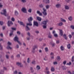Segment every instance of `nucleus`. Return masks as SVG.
Masks as SVG:
<instances>
[{
  "label": "nucleus",
  "instance_id": "nucleus-1",
  "mask_svg": "<svg viewBox=\"0 0 74 74\" xmlns=\"http://www.w3.org/2000/svg\"><path fill=\"white\" fill-rule=\"evenodd\" d=\"M28 25L29 26H32V24H29V23H27V25L26 26V27L25 28L26 30V31H28V30H30V28L29 27H28Z\"/></svg>",
  "mask_w": 74,
  "mask_h": 74
},
{
  "label": "nucleus",
  "instance_id": "nucleus-2",
  "mask_svg": "<svg viewBox=\"0 0 74 74\" xmlns=\"http://www.w3.org/2000/svg\"><path fill=\"white\" fill-rule=\"evenodd\" d=\"M8 45L7 47V49H12V47H11L9 45H11L12 44L10 42H8Z\"/></svg>",
  "mask_w": 74,
  "mask_h": 74
},
{
  "label": "nucleus",
  "instance_id": "nucleus-3",
  "mask_svg": "<svg viewBox=\"0 0 74 74\" xmlns=\"http://www.w3.org/2000/svg\"><path fill=\"white\" fill-rule=\"evenodd\" d=\"M43 11L42 12L44 16H47V10L45 8H43Z\"/></svg>",
  "mask_w": 74,
  "mask_h": 74
},
{
  "label": "nucleus",
  "instance_id": "nucleus-4",
  "mask_svg": "<svg viewBox=\"0 0 74 74\" xmlns=\"http://www.w3.org/2000/svg\"><path fill=\"white\" fill-rule=\"evenodd\" d=\"M33 18L32 17H30L29 18H28V20L29 22L28 24H32V21H33Z\"/></svg>",
  "mask_w": 74,
  "mask_h": 74
},
{
  "label": "nucleus",
  "instance_id": "nucleus-5",
  "mask_svg": "<svg viewBox=\"0 0 74 74\" xmlns=\"http://www.w3.org/2000/svg\"><path fill=\"white\" fill-rule=\"evenodd\" d=\"M3 12H1V14H2L3 15H4L5 16H7V15H6V14L7 13V12H6V10L5 9H3Z\"/></svg>",
  "mask_w": 74,
  "mask_h": 74
},
{
  "label": "nucleus",
  "instance_id": "nucleus-6",
  "mask_svg": "<svg viewBox=\"0 0 74 74\" xmlns=\"http://www.w3.org/2000/svg\"><path fill=\"white\" fill-rule=\"evenodd\" d=\"M8 25L9 26H11V25H13V23L12 21H9L8 22Z\"/></svg>",
  "mask_w": 74,
  "mask_h": 74
},
{
  "label": "nucleus",
  "instance_id": "nucleus-7",
  "mask_svg": "<svg viewBox=\"0 0 74 74\" xmlns=\"http://www.w3.org/2000/svg\"><path fill=\"white\" fill-rule=\"evenodd\" d=\"M17 64L20 67H23V64L21 62H18L17 63Z\"/></svg>",
  "mask_w": 74,
  "mask_h": 74
},
{
  "label": "nucleus",
  "instance_id": "nucleus-8",
  "mask_svg": "<svg viewBox=\"0 0 74 74\" xmlns=\"http://www.w3.org/2000/svg\"><path fill=\"white\" fill-rule=\"evenodd\" d=\"M21 11L24 13H27L26 9L25 8H23L21 9Z\"/></svg>",
  "mask_w": 74,
  "mask_h": 74
},
{
  "label": "nucleus",
  "instance_id": "nucleus-9",
  "mask_svg": "<svg viewBox=\"0 0 74 74\" xmlns=\"http://www.w3.org/2000/svg\"><path fill=\"white\" fill-rule=\"evenodd\" d=\"M58 30H59L60 34V36H63V30L62 29H58Z\"/></svg>",
  "mask_w": 74,
  "mask_h": 74
},
{
  "label": "nucleus",
  "instance_id": "nucleus-10",
  "mask_svg": "<svg viewBox=\"0 0 74 74\" xmlns=\"http://www.w3.org/2000/svg\"><path fill=\"white\" fill-rule=\"evenodd\" d=\"M47 22H48V20H46L45 21H43L42 24L43 25H46L47 23Z\"/></svg>",
  "mask_w": 74,
  "mask_h": 74
},
{
  "label": "nucleus",
  "instance_id": "nucleus-11",
  "mask_svg": "<svg viewBox=\"0 0 74 74\" xmlns=\"http://www.w3.org/2000/svg\"><path fill=\"white\" fill-rule=\"evenodd\" d=\"M34 25L35 26H37V27L38 26V22H37V21H34Z\"/></svg>",
  "mask_w": 74,
  "mask_h": 74
},
{
  "label": "nucleus",
  "instance_id": "nucleus-12",
  "mask_svg": "<svg viewBox=\"0 0 74 74\" xmlns=\"http://www.w3.org/2000/svg\"><path fill=\"white\" fill-rule=\"evenodd\" d=\"M18 23L21 25H22L23 26H25V25L23 23L22 21H18Z\"/></svg>",
  "mask_w": 74,
  "mask_h": 74
},
{
  "label": "nucleus",
  "instance_id": "nucleus-13",
  "mask_svg": "<svg viewBox=\"0 0 74 74\" xmlns=\"http://www.w3.org/2000/svg\"><path fill=\"white\" fill-rule=\"evenodd\" d=\"M48 37L49 38H52V36L51 34V33L50 32H49L48 34H47Z\"/></svg>",
  "mask_w": 74,
  "mask_h": 74
},
{
  "label": "nucleus",
  "instance_id": "nucleus-14",
  "mask_svg": "<svg viewBox=\"0 0 74 74\" xmlns=\"http://www.w3.org/2000/svg\"><path fill=\"white\" fill-rule=\"evenodd\" d=\"M43 1L46 4H48L49 3V0H43Z\"/></svg>",
  "mask_w": 74,
  "mask_h": 74
},
{
  "label": "nucleus",
  "instance_id": "nucleus-15",
  "mask_svg": "<svg viewBox=\"0 0 74 74\" xmlns=\"http://www.w3.org/2000/svg\"><path fill=\"white\" fill-rule=\"evenodd\" d=\"M37 47H38V46L37 45H34L33 46L32 49H33V50H35V49H36V48H37Z\"/></svg>",
  "mask_w": 74,
  "mask_h": 74
},
{
  "label": "nucleus",
  "instance_id": "nucleus-16",
  "mask_svg": "<svg viewBox=\"0 0 74 74\" xmlns=\"http://www.w3.org/2000/svg\"><path fill=\"white\" fill-rule=\"evenodd\" d=\"M37 14H38L40 16H42V13L40 12L39 11H37Z\"/></svg>",
  "mask_w": 74,
  "mask_h": 74
},
{
  "label": "nucleus",
  "instance_id": "nucleus-17",
  "mask_svg": "<svg viewBox=\"0 0 74 74\" xmlns=\"http://www.w3.org/2000/svg\"><path fill=\"white\" fill-rule=\"evenodd\" d=\"M14 41L17 42L18 41V37L17 36L15 37L14 38Z\"/></svg>",
  "mask_w": 74,
  "mask_h": 74
},
{
  "label": "nucleus",
  "instance_id": "nucleus-18",
  "mask_svg": "<svg viewBox=\"0 0 74 74\" xmlns=\"http://www.w3.org/2000/svg\"><path fill=\"white\" fill-rule=\"evenodd\" d=\"M57 26H62L63 25V23L61 22L59 23H58L57 24Z\"/></svg>",
  "mask_w": 74,
  "mask_h": 74
},
{
  "label": "nucleus",
  "instance_id": "nucleus-19",
  "mask_svg": "<svg viewBox=\"0 0 74 74\" xmlns=\"http://www.w3.org/2000/svg\"><path fill=\"white\" fill-rule=\"evenodd\" d=\"M63 36L65 40H67V35L66 34H64L63 35Z\"/></svg>",
  "mask_w": 74,
  "mask_h": 74
},
{
  "label": "nucleus",
  "instance_id": "nucleus-20",
  "mask_svg": "<svg viewBox=\"0 0 74 74\" xmlns=\"http://www.w3.org/2000/svg\"><path fill=\"white\" fill-rule=\"evenodd\" d=\"M36 18L38 21H41V18L40 17L37 16Z\"/></svg>",
  "mask_w": 74,
  "mask_h": 74
},
{
  "label": "nucleus",
  "instance_id": "nucleus-21",
  "mask_svg": "<svg viewBox=\"0 0 74 74\" xmlns=\"http://www.w3.org/2000/svg\"><path fill=\"white\" fill-rule=\"evenodd\" d=\"M51 71L52 72H53L55 71V68L53 66H52L51 68Z\"/></svg>",
  "mask_w": 74,
  "mask_h": 74
},
{
  "label": "nucleus",
  "instance_id": "nucleus-22",
  "mask_svg": "<svg viewBox=\"0 0 74 74\" xmlns=\"http://www.w3.org/2000/svg\"><path fill=\"white\" fill-rule=\"evenodd\" d=\"M68 19H69V21H73V17L71 16H70L68 18Z\"/></svg>",
  "mask_w": 74,
  "mask_h": 74
},
{
  "label": "nucleus",
  "instance_id": "nucleus-23",
  "mask_svg": "<svg viewBox=\"0 0 74 74\" xmlns=\"http://www.w3.org/2000/svg\"><path fill=\"white\" fill-rule=\"evenodd\" d=\"M56 59H57V60L59 61V60H61V58L59 56H58L57 57Z\"/></svg>",
  "mask_w": 74,
  "mask_h": 74
},
{
  "label": "nucleus",
  "instance_id": "nucleus-24",
  "mask_svg": "<svg viewBox=\"0 0 74 74\" xmlns=\"http://www.w3.org/2000/svg\"><path fill=\"white\" fill-rule=\"evenodd\" d=\"M56 8H59L60 7V4H57L56 5Z\"/></svg>",
  "mask_w": 74,
  "mask_h": 74
},
{
  "label": "nucleus",
  "instance_id": "nucleus-25",
  "mask_svg": "<svg viewBox=\"0 0 74 74\" xmlns=\"http://www.w3.org/2000/svg\"><path fill=\"white\" fill-rule=\"evenodd\" d=\"M14 14L15 15H18V14H19V13H18V11H15V12H14Z\"/></svg>",
  "mask_w": 74,
  "mask_h": 74
},
{
  "label": "nucleus",
  "instance_id": "nucleus-26",
  "mask_svg": "<svg viewBox=\"0 0 74 74\" xmlns=\"http://www.w3.org/2000/svg\"><path fill=\"white\" fill-rule=\"evenodd\" d=\"M60 49L61 51H64V48L63 46H62L60 47Z\"/></svg>",
  "mask_w": 74,
  "mask_h": 74
},
{
  "label": "nucleus",
  "instance_id": "nucleus-27",
  "mask_svg": "<svg viewBox=\"0 0 74 74\" xmlns=\"http://www.w3.org/2000/svg\"><path fill=\"white\" fill-rule=\"evenodd\" d=\"M67 47L68 49H70L71 48V45L70 44H69L67 45Z\"/></svg>",
  "mask_w": 74,
  "mask_h": 74
},
{
  "label": "nucleus",
  "instance_id": "nucleus-28",
  "mask_svg": "<svg viewBox=\"0 0 74 74\" xmlns=\"http://www.w3.org/2000/svg\"><path fill=\"white\" fill-rule=\"evenodd\" d=\"M65 8L66 10H69V7L67 5L65 6Z\"/></svg>",
  "mask_w": 74,
  "mask_h": 74
},
{
  "label": "nucleus",
  "instance_id": "nucleus-29",
  "mask_svg": "<svg viewBox=\"0 0 74 74\" xmlns=\"http://www.w3.org/2000/svg\"><path fill=\"white\" fill-rule=\"evenodd\" d=\"M61 21L62 22H66V20H64V19H63L62 18H61Z\"/></svg>",
  "mask_w": 74,
  "mask_h": 74
},
{
  "label": "nucleus",
  "instance_id": "nucleus-30",
  "mask_svg": "<svg viewBox=\"0 0 74 74\" xmlns=\"http://www.w3.org/2000/svg\"><path fill=\"white\" fill-rule=\"evenodd\" d=\"M37 70H40V66L39 65H37L36 67Z\"/></svg>",
  "mask_w": 74,
  "mask_h": 74
},
{
  "label": "nucleus",
  "instance_id": "nucleus-31",
  "mask_svg": "<svg viewBox=\"0 0 74 74\" xmlns=\"http://www.w3.org/2000/svg\"><path fill=\"white\" fill-rule=\"evenodd\" d=\"M42 26L43 29H46L47 28V26H46V25H43Z\"/></svg>",
  "mask_w": 74,
  "mask_h": 74
},
{
  "label": "nucleus",
  "instance_id": "nucleus-32",
  "mask_svg": "<svg viewBox=\"0 0 74 74\" xmlns=\"http://www.w3.org/2000/svg\"><path fill=\"white\" fill-rule=\"evenodd\" d=\"M27 62L28 63H30V58H28L27 59Z\"/></svg>",
  "mask_w": 74,
  "mask_h": 74
},
{
  "label": "nucleus",
  "instance_id": "nucleus-33",
  "mask_svg": "<svg viewBox=\"0 0 74 74\" xmlns=\"http://www.w3.org/2000/svg\"><path fill=\"white\" fill-rule=\"evenodd\" d=\"M32 9H29V10H28V11L29 12H30V13H31L32 12Z\"/></svg>",
  "mask_w": 74,
  "mask_h": 74
},
{
  "label": "nucleus",
  "instance_id": "nucleus-34",
  "mask_svg": "<svg viewBox=\"0 0 74 74\" xmlns=\"http://www.w3.org/2000/svg\"><path fill=\"white\" fill-rule=\"evenodd\" d=\"M46 9H48L49 8V5H46Z\"/></svg>",
  "mask_w": 74,
  "mask_h": 74
},
{
  "label": "nucleus",
  "instance_id": "nucleus-35",
  "mask_svg": "<svg viewBox=\"0 0 74 74\" xmlns=\"http://www.w3.org/2000/svg\"><path fill=\"white\" fill-rule=\"evenodd\" d=\"M71 64V62H69V63H67V65H69V66Z\"/></svg>",
  "mask_w": 74,
  "mask_h": 74
},
{
  "label": "nucleus",
  "instance_id": "nucleus-36",
  "mask_svg": "<svg viewBox=\"0 0 74 74\" xmlns=\"http://www.w3.org/2000/svg\"><path fill=\"white\" fill-rule=\"evenodd\" d=\"M45 50L46 52H48V48L46 47L45 49Z\"/></svg>",
  "mask_w": 74,
  "mask_h": 74
},
{
  "label": "nucleus",
  "instance_id": "nucleus-37",
  "mask_svg": "<svg viewBox=\"0 0 74 74\" xmlns=\"http://www.w3.org/2000/svg\"><path fill=\"white\" fill-rule=\"evenodd\" d=\"M0 49L1 50H3V47L1 45V44H0Z\"/></svg>",
  "mask_w": 74,
  "mask_h": 74
},
{
  "label": "nucleus",
  "instance_id": "nucleus-38",
  "mask_svg": "<svg viewBox=\"0 0 74 74\" xmlns=\"http://www.w3.org/2000/svg\"><path fill=\"white\" fill-rule=\"evenodd\" d=\"M6 59H9V55H6Z\"/></svg>",
  "mask_w": 74,
  "mask_h": 74
},
{
  "label": "nucleus",
  "instance_id": "nucleus-39",
  "mask_svg": "<svg viewBox=\"0 0 74 74\" xmlns=\"http://www.w3.org/2000/svg\"><path fill=\"white\" fill-rule=\"evenodd\" d=\"M62 67L63 70H66V66H62Z\"/></svg>",
  "mask_w": 74,
  "mask_h": 74
},
{
  "label": "nucleus",
  "instance_id": "nucleus-40",
  "mask_svg": "<svg viewBox=\"0 0 74 74\" xmlns=\"http://www.w3.org/2000/svg\"><path fill=\"white\" fill-rule=\"evenodd\" d=\"M21 1L23 3H26V0H21Z\"/></svg>",
  "mask_w": 74,
  "mask_h": 74
},
{
  "label": "nucleus",
  "instance_id": "nucleus-41",
  "mask_svg": "<svg viewBox=\"0 0 74 74\" xmlns=\"http://www.w3.org/2000/svg\"><path fill=\"white\" fill-rule=\"evenodd\" d=\"M54 37H58V34H54Z\"/></svg>",
  "mask_w": 74,
  "mask_h": 74
},
{
  "label": "nucleus",
  "instance_id": "nucleus-42",
  "mask_svg": "<svg viewBox=\"0 0 74 74\" xmlns=\"http://www.w3.org/2000/svg\"><path fill=\"white\" fill-rule=\"evenodd\" d=\"M32 64H36V62H35V61L33 60L32 62Z\"/></svg>",
  "mask_w": 74,
  "mask_h": 74
},
{
  "label": "nucleus",
  "instance_id": "nucleus-43",
  "mask_svg": "<svg viewBox=\"0 0 74 74\" xmlns=\"http://www.w3.org/2000/svg\"><path fill=\"white\" fill-rule=\"evenodd\" d=\"M17 33L18 35H20V34H21V32L19 31H17Z\"/></svg>",
  "mask_w": 74,
  "mask_h": 74
},
{
  "label": "nucleus",
  "instance_id": "nucleus-44",
  "mask_svg": "<svg viewBox=\"0 0 74 74\" xmlns=\"http://www.w3.org/2000/svg\"><path fill=\"white\" fill-rule=\"evenodd\" d=\"M71 28L72 29H74V25H71Z\"/></svg>",
  "mask_w": 74,
  "mask_h": 74
},
{
  "label": "nucleus",
  "instance_id": "nucleus-45",
  "mask_svg": "<svg viewBox=\"0 0 74 74\" xmlns=\"http://www.w3.org/2000/svg\"><path fill=\"white\" fill-rule=\"evenodd\" d=\"M11 20L12 21L14 22V21H15V18L14 17H12L11 18Z\"/></svg>",
  "mask_w": 74,
  "mask_h": 74
},
{
  "label": "nucleus",
  "instance_id": "nucleus-46",
  "mask_svg": "<svg viewBox=\"0 0 74 74\" xmlns=\"http://www.w3.org/2000/svg\"><path fill=\"white\" fill-rule=\"evenodd\" d=\"M44 59L45 60H47V57L45 56V58H44Z\"/></svg>",
  "mask_w": 74,
  "mask_h": 74
},
{
  "label": "nucleus",
  "instance_id": "nucleus-47",
  "mask_svg": "<svg viewBox=\"0 0 74 74\" xmlns=\"http://www.w3.org/2000/svg\"><path fill=\"white\" fill-rule=\"evenodd\" d=\"M74 56H73L72 58V60H71V61L72 62H73L74 60Z\"/></svg>",
  "mask_w": 74,
  "mask_h": 74
},
{
  "label": "nucleus",
  "instance_id": "nucleus-48",
  "mask_svg": "<svg viewBox=\"0 0 74 74\" xmlns=\"http://www.w3.org/2000/svg\"><path fill=\"white\" fill-rule=\"evenodd\" d=\"M46 70V71H49V68L48 67H46L45 68Z\"/></svg>",
  "mask_w": 74,
  "mask_h": 74
},
{
  "label": "nucleus",
  "instance_id": "nucleus-49",
  "mask_svg": "<svg viewBox=\"0 0 74 74\" xmlns=\"http://www.w3.org/2000/svg\"><path fill=\"white\" fill-rule=\"evenodd\" d=\"M39 7H40L41 8H42V7H43V5H42V4H41L39 5Z\"/></svg>",
  "mask_w": 74,
  "mask_h": 74
},
{
  "label": "nucleus",
  "instance_id": "nucleus-50",
  "mask_svg": "<svg viewBox=\"0 0 74 74\" xmlns=\"http://www.w3.org/2000/svg\"><path fill=\"white\" fill-rule=\"evenodd\" d=\"M14 56L13 55H12L11 56V59H14Z\"/></svg>",
  "mask_w": 74,
  "mask_h": 74
},
{
  "label": "nucleus",
  "instance_id": "nucleus-51",
  "mask_svg": "<svg viewBox=\"0 0 74 74\" xmlns=\"http://www.w3.org/2000/svg\"><path fill=\"white\" fill-rule=\"evenodd\" d=\"M0 24L1 25H3V22L2 21H0Z\"/></svg>",
  "mask_w": 74,
  "mask_h": 74
},
{
  "label": "nucleus",
  "instance_id": "nucleus-52",
  "mask_svg": "<svg viewBox=\"0 0 74 74\" xmlns=\"http://www.w3.org/2000/svg\"><path fill=\"white\" fill-rule=\"evenodd\" d=\"M17 42L20 45H22V43L21 42H20V41L18 40L17 41Z\"/></svg>",
  "mask_w": 74,
  "mask_h": 74
},
{
  "label": "nucleus",
  "instance_id": "nucleus-53",
  "mask_svg": "<svg viewBox=\"0 0 74 74\" xmlns=\"http://www.w3.org/2000/svg\"><path fill=\"white\" fill-rule=\"evenodd\" d=\"M46 73L47 74H50V72H49V71H46Z\"/></svg>",
  "mask_w": 74,
  "mask_h": 74
},
{
  "label": "nucleus",
  "instance_id": "nucleus-54",
  "mask_svg": "<svg viewBox=\"0 0 74 74\" xmlns=\"http://www.w3.org/2000/svg\"><path fill=\"white\" fill-rule=\"evenodd\" d=\"M53 64H58V62H55L53 63Z\"/></svg>",
  "mask_w": 74,
  "mask_h": 74
},
{
  "label": "nucleus",
  "instance_id": "nucleus-55",
  "mask_svg": "<svg viewBox=\"0 0 74 74\" xmlns=\"http://www.w3.org/2000/svg\"><path fill=\"white\" fill-rule=\"evenodd\" d=\"M32 53H35V50H33V49H32Z\"/></svg>",
  "mask_w": 74,
  "mask_h": 74
},
{
  "label": "nucleus",
  "instance_id": "nucleus-56",
  "mask_svg": "<svg viewBox=\"0 0 74 74\" xmlns=\"http://www.w3.org/2000/svg\"><path fill=\"white\" fill-rule=\"evenodd\" d=\"M67 62L66 61H64L63 62V63L64 64H66V62Z\"/></svg>",
  "mask_w": 74,
  "mask_h": 74
},
{
  "label": "nucleus",
  "instance_id": "nucleus-57",
  "mask_svg": "<svg viewBox=\"0 0 74 74\" xmlns=\"http://www.w3.org/2000/svg\"><path fill=\"white\" fill-rule=\"evenodd\" d=\"M35 33H36V34H38V33H39V31H35Z\"/></svg>",
  "mask_w": 74,
  "mask_h": 74
},
{
  "label": "nucleus",
  "instance_id": "nucleus-58",
  "mask_svg": "<svg viewBox=\"0 0 74 74\" xmlns=\"http://www.w3.org/2000/svg\"><path fill=\"white\" fill-rule=\"evenodd\" d=\"M0 36H1V37H3V33H1V34H0Z\"/></svg>",
  "mask_w": 74,
  "mask_h": 74
},
{
  "label": "nucleus",
  "instance_id": "nucleus-59",
  "mask_svg": "<svg viewBox=\"0 0 74 74\" xmlns=\"http://www.w3.org/2000/svg\"><path fill=\"white\" fill-rule=\"evenodd\" d=\"M17 57L19 58H20V55L19 54H17Z\"/></svg>",
  "mask_w": 74,
  "mask_h": 74
},
{
  "label": "nucleus",
  "instance_id": "nucleus-60",
  "mask_svg": "<svg viewBox=\"0 0 74 74\" xmlns=\"http://www.w3.org/2000/svg\"><path fill=\"white\" fill-rule=\"evenodd\" d=\"M51 55H52V56H54V54H53V53L51 52L50 53Z\"/></svg>",
  "mask_w": 74,
  "mask_h": 74
},
{
  "label": "nucleus",
  "instance_id": "nucleus-61",
  "mask_svg": "<svg viewBox=\"0 0 74 74\" xmlns=\"http://www.w3.org/2000/svg\"><path fill=\"white\" fill-rule=\"evenodd\" d=\"M69 37L70 38H71V37H72V36H71V34H69Z\"/></svg>",
  "mask_w": 74,
  "mask_h": 74
},
{
  "label": "nucleus",
  "instance_id": "nucleus-62",
  "mask_svg": "<svg viewBox=\"0 0 74 74\" xmlns=\"http://www.w3.org/2000/svg\"><path fill=\"white\" fill-rule=\"evenodd\" d=\"M71 0H66V2H67V3H69V1H71Z\"/></svg>",
  "mask_w": 74,
  "mask_h": 74
},
{
  "label": "nucleus",
  "instance_id": "nucleus-63",
  "mask_svg": "<svg viewBox=\"0 0 74 74\" xmlns=\"http://www.w3.org/2000/svg\"><path fill=\"white\" fill-rule=\"evenodd\" d=\"M56 43L57 44H59V40H56Z\"/></svg>",
  "mask_w": 74,
  "mask_h": 74
},
{
  "label": "nucleus",
  "instance_id": "nucleus-64",
  "mask_svg": "<svg viewBox=\"0 0 74 74\" xmlns=\"http://www.w3.org/2000/svg\"><path fill=\"white\" fill-rule=\"evenodd\" d=\"M17 73V71H16L14 72V74H16Z\"/></svg>",
  "mask_w": 74,
  "mask_h": 74
}]
</instances>
